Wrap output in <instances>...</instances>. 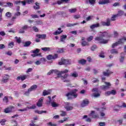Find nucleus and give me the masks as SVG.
Wrapping results in <instances>:
<instances>
[{"mask_svg":"<svg viewBox=\"0 0 126 126\" xmlns=\"http://www.w3.org/2000/svg\"><path fill=\"white\" fill-rule=\"evenodd\" d=\"M28 77H29V75H23L18 76L16 78V80H17V81H19V80L24 81V80H25V79H27Z\"/></svg>","mask_w":126,"mask_h":126,"instance_id":"nucleus-6","label":"nucleus"},{"mask_svg":"<svg viewBox=\"0 0 126 126\" xmlns=\"http://www.w3.org/2000/svg\"><path fill=\"white\" fill-rule=\"evenodd\" d=\"M122 108V106H120V105H116L114 107V110L116 111V112H118L119 110Z\"/></svg>","mask_w":126,"mask_h":126,"instance_id":"nucleus-34","label":"nucleus"},{"mask_svg":"<svg viewBox=\"0 0 126 126\" xmlns=\"http://www.w3.org/2000/svg\"><path fill=\"white\" fill-rule=\"evenodd\" d=\"M32 44L31 41H28L25 42L24 44V47H29Z\"/></svg>","mask_w":126,"mask_h":126,"instance_id":"nucleus-33","label":"nucleus"},{"mask_svg":"<svg viewBox=\"0 0 126 126\" xmlns=\"http://www.w3.org/2000/svg\"><path fill=\"white\" fill-rule=\"evenodd\" d=\"M113 73V72L110 71V70L109 69H107L106 70V72H103V75L104 76H110V75H111V74H112Z\"/></svg>","mask_w":126,"mask_h":126,"instance_id":"nucleus-17","label":"nucleus"},{"mask_svg":"<svg viewBox=\"0 0 126 126\" xmlns=\"http://www.w3.org/2000/svg\"><path fill=\"white\" fill-rule=\"evenodd\" d=\"M36 37L38 38V39H46L47 35L45 34H36Z\"/></svg>","mask_w":126,"mask_h":126,"instance_id":"nucleus-20","label":"nucleus"},{"mask_svg":"<svg viewBox=\"0 0 126 126\" xmlns=\"http://www.w3.org/2000/svg\"><path fill=\"white\" fill-rule=\"evenodd\" d=\"M67 72H68V70L67 69H65L63 71H61L60 72H57V75L58 76H61L62 75V74H64V73L66 74L67 73Z\"/></svg>","mask_w":126,"mask_h":126,"instance_id":"nucleus-19","label":"nucleus"},{"mask_svg":"<svg viewBox=\"0 0 126 126\" xmlns=\"http://www.w3.org/2000/svg\"><path fill=\"white\" fill-rule=\"evenodd\" d=\"M27 108L29 110L34 109H36V105H32L31 106H27Z\"/></svg>","mask_w":126,"mask_h":126,"instance_id":"nucleus-46","label":"nucleus"},{"mask_svg":"<svg viewBox=\"0 0 126 126\" xmlns=\"http://www.w3.org/2000/svg\"><path fill=\"white\" fill-rule=\"evenodd\" d=\"M8 80H9V75L4 74L1 80V82H2V83H7V82H8Z\"/></svg>","mask_w":126,"mask_h":126,"instance_id":"nucleus-8","label":"nucleus"},{"mask_svg":"<svg viewBox=\"0 0 126 126\" xmlns=\"http://www.w3.org/2000/svg\"><path fill=\"white\" fill-rule=\"evenodd\" d=\"M58 30L59 31H56L53 33L54 35H60V34L63 32V31H62V29L61 28H58Z\"/></svg>","mask_w":126,"mask_h":126,"instance_id":"nucleus-22","label":"nucleus"},{"mask_svg":"<svg viewBox=\"0 0 126 126\" xmlns=\"http://www.w3.org/2000/svg\"><path fill=\"white\" fill-rule=\"evenodd\" d=\"M39 52H40V50L39 49H36L35 50L32 51V53L33 54H39Z\"/></svg>","mask_w":126,"mask_h":126,"instance_id":"nucleus-55","label":"nucleus"},{"mask_svg":"<svg viewBox=\"0 0 126 126\" xmlns=\"http://www.w3.org/2000/svg\"><path fill=\"white\" fill-rule=\"evenodd\" d=\"M49 94H50V93L49 91H44L43 92V96H46V95H49Z\"/></svg>","mask_w":126,"mask_h":126,"instance_id":"nucleus-56","label":"nucleus"},{"mask_svg":"<svg viewBox=\"0 0 126 126\" xmlns=\"http://www.w3.org/2000/svg\"><path fill=\"white\" fill-rule=\"evenodd\" d=\"M110 92V95H116L117 94V91L115 90H112Z\"/></svg>","mask_w":126,"mask_h":126,"instance_id":"nucleus-50","label":"nucleus"},{"mask_svg":"<svg viewBox=\"0 0 126 126\" xmlns=\"http://www.w3.org/2000/svg\"><path fill=\"white\" fill-rule=\"evenodd\" d=\"M35 113H37L38 115H41V114H43V113H47L46 111H39V110H35Z\"/></svg>","mask_w":126,"mask_h":126,"instance_id":"nucleus-40","label":"nucleus"},{"mask_svg":"<svg viewBox=\"0 0 126 126\" xmlns=\"http://www.w3.org/2000/svg\"><path fill=\"white\" fill-rule=\"evenodd\" d=\"M38 87V86L36 85H33L29 89V91H34V90H36Z\"/></svg>","mask_w":126,"mask_h":126,"instance_id":"nucleus-23","label":"nucleus"},{"mask_svg":"<svg viewBox=\"0 0 126 126\" xmlns=\"http://www.w3.org/2000/svg\"><path fill=\"white\" fill-rule=\"evenodd\" d=\"M69 76L68 74L66 73L64 75H61V76H58L57 77H55V78L56 79H57V78H59V77H61V79L62 80H64V79H66V78H67V77Z\"/></svg>","mask_w":126,"mask_h":126,"instance_id":"nucleus-16","label":"nucleus"},{"mask_svg":"<svg viewBox=\"0 0 126 126\" xmlns=\"http://www.w3.org/2000/svg\"><path fill=\"white\" fill-rule=\"evenodd\" d=\"M96 49H97V46L94 45V46H92L91 50V51H95V50H96Z\"/></svg>","mask_w":126,"mask_h":126,"instance_id":"nucleus-59","label":"nucleus"},{"mask_svg":"<svg viewBox=\"0 0 126 126\" xmlns=\"http://www.w3.org/2000/svg\"><path fill=\"white\" fill-rule=\"evenodd\" d=\"M13 46H14V42H10L8 44V48L11 49V48H13Z\"/></svg>","mask_w":126,"mask_h":126,"instance_id":"nucleus-48","label":"nucleus"},{"mask_svg":"<svg viewBox=\"0 0 126 126\" xmlns=\"http://www.w3.org/2000/svg\"><path fill=\"white\" fill-rule=\"evenodd\" d=\"M43 102H44V97H41L36 103L37 107H42L43 106Z\"/></svg>","mask_w":126,"mask_h":126,"instance_id":"nucleus-13","label":"nucleus"},{"mask_svg":"<svg viewBox=\"0 0 126 126\" xmlns=\"http://www.w3.org/2000/svg\"><path fill=\"white\" fill-rule=\"evenodd\" d=\"M125 14V12L122 10H120L118 11V13L116 15L119 17V16H122V15H124Z\"/></svg>","mask_w":126,"mask_h":126,"instance_id":"nucleus-29","label":"nucleus"},{"mask_svg":"<svg viewBox=\"0 0 126 126\" xmlns=\"http://www.w3.org/2000/svg\"><path fill=\"white\" fill-rule=\"evenodd\" d=\"M51 106L54 108H56V107H58L59 105L57 104L56 102H53L51 103Z\"/></svg>","mask_w":126,"mask_h":126,"instance_id":"nucleus-54","label":"nucleus"},{"mask_svg":"<svg viewBox=\"0 0 126 126\" xmlns=\"http://www.w3.org/2000/svg\"><path fill=\"white\" fill-rule=\"evenodd\" d=\"M100 24L101 26H107L108 27L109 26H111V19L107 18L106 19V22H105L104 21H102L100 22Z\"/></svg>","mask_w":126,"mask_h":126,"instance_id":"nucleus-5","label":"nucleus"},{"mask_svg":"<svg viewBox=\"0 0 126 126\" xmlns=\"http://www.w3.org/2000/svg\"><path fill=\"white\" fill-rule=\"evenodd\" d=\"M93 38H94V36L91 35L87 38V41H88V42H91L93 40Z\"/></svg>","mask_w":126,"mask_h":126,"instance_id":"nucleus-39","label":"nucleus"},{"mask_svg":"<svg viewBox=\"0 0 126 126\" xmlns=\"http://www.w3.org/2000/svg\"><path fill=\"white\" fill-rule=\"evenodd\" d=\"M100 34L99 36H97L94 39L95 41H98L100 44H107L109 42V40L105 39L103 38H108L112 37V34L106 31L103 32H100Z\"/></svg>","mask_w":126,"mask_h":126,"instance_id":"nucleus-1","label":"nucleus"},{"mask_svg":"<svg viewBox=\"0 0 126 126\" xmlns=\"http://www.w3.org/2000/svg\"><path fill=\"white\" fill-rule=\"evenodd\" d=\"M90 4L94 5V3H96V0H89Z\"/></svg>","mask_w":126,"mask_h":126,"instance_id":"nucleus-44","label":"nucleus"},{"mask_svg":"<svg viewBox=\"0 0 126 126\" xmlns=\"http://www.w3.org/2000/svg\"><path fill=\"white\" fill-rule=\"evenodd\" d=\"M82 46L83 47H85V46H89V43L88 42H87V41H83L82 43H81Z\"/></svg>","mask_w":126,"mask_h":126,"instance_id":"nucleus-36","label":"nucleus"},{"mask_svg":"<svg viewBox=\"0 0 126 126\" xmlns=\"http://www.w3.org/2000/svg\"><path fill=\"white\" fill-rule=\"evenodd\" d=\"M30 126H39V125H36V124H34V121H32L31 123L30 124Z\"/></svg>","mask_w":126,"mask_h":126,"instance_id":"nucleus-58","label":"nucleus"},{"mask_svg":"<svg viewBox=\"0 0 126 126\" xmlns=\"http://www.w3.org/2000/svg\"><path fill=\"white\" fill-rule=\"evenodd\" d=\"M110 52L111 53V54H118V50H116V49H111L110 50Z\"/></svg>","mask_w":126,"mask_h":126,"instance_id":"nucleus-49","label":"nucleus"},{"mask_svg":"<svg viewBox=\"0 0 126 126\" xmlns=\"http://www.w3.org/2000/svg\"><path fill=\"white\" fill-rule=\"evenodd\" d=\"M87 62V61L85 59H81L78 61L79 63L82 64V65H84V64H85Z\"/></svg>","mask_w":126,"mask_h":126,"instance_id":"nucleus-24","label":"nucleus"},{"mask_svg":"<svg viewBox=\"0 0 126 126\" xmlns=\"http://www.w3.org/2000/svg\"><path fill=\"white\" fill-rule=\"evenodd\" d=\"M58 55L57 54H55L54 55H49L47 56V59L48 61H51V60H56V59H58Z\"/></svg>","mask_w":126,"mask_h":126,"instance_id":"nucleus-9","label":"nucleus"},{"mask_svg":"<svg viewBox=\"0 0 126 126\" xmlns=\"http://www.w3.org/2000/svg\"><path fill=\"white\" fill-rule=\"evenodd\" d=\"M5 16L8 18H10V17H11V13H10V12H7L5 14Z\"/></svg>","mask_w":126,"mask_h":126,"instance_id":"nucleus-47","label":"nucleus"},{"mask_svg":"<svg viewBox=\"0 0 126 126\" xmlns=\"http://www.w3.org/2000/svg\"><path fill=\"white\" fill-rule=\"evenodd\" d=\"M89 103L90 102L88 99L85 98L81 103V106L83 108L86 106H88V105H89Z\"/></svg>","mask_w":126,"mask_h":126,"instance_id":"nucleus-10","label":"nucleus"},{"mask_svg":"<svg viewBox=\"0 0 126 126\" xmlns=\"http://www.w3.org/2000/svg\"><path fill=\"white\" fill-rule=\"evenodd\" d=\"M58 72H59V70L57 69H51L47 73V75H51V74H53V73H55V74L58 75Z\"/></svg>","mask_w":126,"mask_h":126,"instance_id":"nucleus-18","label":"nucleus"},{"mask_svg":"<svg viewBox=\"0 0 126 126\" xmlns=\"http://www.w3.org/2000/svg\"><path fill=\"white\" fill-rule=\"evenodd\" d=\"M125 56H121L120 58L119 59V61L120 63H124V61H125Z\"/></svg>","mask_w":126,"mask_h":126,"instance_id":"nucleus-42","label":"nucleus"},{"mask_svg":"<svg viewBox=\"0 0 126 126\" xmlns=\"http://www.w3.org/2000/svg\"><path fill=\"white\" fill-rule=\"evenodd\" d=\"M110 2H111L110 0H100L99 1L98 3L99 4L104 5L110 3Z\"/></svg>","mask_w":126,"mask_h":126,"instance_id":"nucleus-14","label":"nucleus"},{"mask_svg":"<svg viewBox=\"0 0 126 126\" xmlns=\"http://www.w3.org/2000/svg\"><path fill=\"white\" fill-rule=\"evenodd\" d=\"M63 52H64L63 51V48H62V49H59L57 51V53L58 54H63Z\"/></svg>","mask_w":126,"mask_h":126,"instance_id":"nucleus-53","label":"nucleus"},{"mask_svg":"<svg viewBox=\"0 0 126 126\" xmlns=\"http://www.w3.org/2000/svg\"><path fill=\"white\" fill-rule=\"evenodd\" d=\"M61 114L60 116L61 117H65V116H66V112L63 111H61Z\"/></svg>","mask_w":126,"mask_h":126,"instance_id":"nucleus-45","label":"nucleus"},{"mask_svg":"<svg viewBox=\"0 0 126 126\" xmlns=\"http://www.w3.org/2000/svg\"><path fill=\"white\" fill-rule=\"evenodd\" d=\"M32 29L34 32H39V29H38V28H37L35 26L32 27Z\"/></svg>","mask_w":126,"mask_h":126,"instance_id":"nucleus-57","label":"nucleus"},{"mask_svg":"<svg viewBox=\"0 0 126 126\" xmlns=\"http://www.w3.org/2000/svg\"><path fill=\"white\" fill-rule=\"evenodd\" d=\"M59 64L60 65H66L67 64H69V61L68 60H65L63 58H62L61 61L59 62Z\"/></svg>","mask_w":126,"mask_h":126,"instance_id":"nucleus-7","label":"nucleus"},{"mask_svg":"<svg viewBox=\"0 0 126 126\" xmlns=\"http://www.w3.org/2000/svg\"><path fill=\"white\" fill-rule=\"evenodd\" d=\"M21 14V13L20 12H17V13L14 14V17H12V20H13V19H16V16H20V15Z\"/></svg>","mask_w":126,"mask_h":126,"instance_id":"nucleus-30","label":"nucleus"},{"mask_svg":"<svg viewBox=\"0 0 126 126\" xmlns=\"http://www.w3.org/2000/svg\"><path fill=\"white\" fill-rule=\"evenodd\" d=\"M78 24H79L78 23H75L74 24L68 23V24H67L66 27H72V26H75V25H78Z\"/></svg>","mask_w":126,"mask_h":126,"instance_id":"nucleus-31","label":"nucleus"},{"mask_svg":"<svg viewBox=\"0 0 126 126\" xmlns=\"http://www.w3.org/2000/svg\"><path fill=\"white\" fill-rule=\"evenodd\" d=\"M12 109H14V106H9L8 108H6L4 109V113L5 114H9V113H11L12 112Z\"/></svg>","mask_w":126,"mask_h":126,"instance_id":"nucleus-11","label":"nucleus"},{"mask_svg":"<svg viewBox=\"0 0 126 126\" xmlns=\"http://www.w3.org/2000/svg\"><path fill=\"white\" fill-rule=\"evenodd\" d=\"M77 11V9L76 8L69 9L68 10V11L70 13H75V12Z\"/></svg>","mask_w":126,"mask_h":126,"instance_id":"nucleus-35","label":"nucleus"},{"mask_svg":"<svg viewBox=\"0 0 126 126\" xmlns=\"http://www.w3.org/2000/svg\"><path fill=\"white\" fill-rule=\"evenodd\" d=\"M70 0H60L57 1L58 4H62L63 2H67V1H69Z\"/></svg>","mask_w":126,"mask_h":126,"instance_id":"nucleus-28","label":"nucleus"},{"mask_svg":"<svg viewBox=\"0 0 126 126\" xmlns=\"http://www.w3.org/2000/svg\"><path fill=\"white\" fill-rule=\"evenodd\" d=\"M125 41H126V37H123L120 39L118 42H116L112 44V48H114L115 47H117V46H118L121 44H124Z\"/></svg>","mask_w":126,"mask_h":126,"instance_id":"nucleus-4","label":"nucleus"},{"mask_svg":"<svg viewBox=\"0 0 126 126\" xmlns=\"http://www.w3.org/2000/svg\"><path fill=\"white\" fill-rule=\"evenodd\" d=\"M117 17H118V16L117 15V14L113 15L112 16V17L111 18L110 22H111V21H115V20H116V18H117Z\"/></svg>","mask_w":126,"mask_h":126,"instance_id":"nucleus-38","label":"nucleus"},{"mask_svg":"<svg viewBox=\"0 0 126 126\" xmlns=\"http://www.w3.org/2000/svg\"><path fill=\"white\" fill-rule=\"evenodd\" d=\"M98 27H100V24L99 23L94 24L90 26L91 29H94V28H98Z\"/></svg>","mask_w":126,"mask_h":126,"instance_id":"nucleus-25","label":"nucleus"},{"mask_svg":"<svg viewBox=\"0 0 126 126\" xmlns=\"http://www.w3.org/2000/svg\"><path fill=\"white\" fill-rule=\"evenodd\" d=\"M7 4L8 5V6H9V7H12V6H13V3H12V2H7Z\"/></svg>","mask_w":126,"mask_h":126,"instance_id":"nucleus-61","label":"nucleus"},{"mask_svg":"<svg viewBox=\"0 0 126 126\" xmlns=\"http://www.w3.org/2000/svg\"><path fill=\"white\" fill-rule=\"evenodd\" d=\"M71 77H73V78H76L78 77V73L76 72H71L70 74Z\"/></svg>","mask_w":126,"mask_h":126,"instance_id":"nucleus-21","label":"nucleus"},{"mask_svg":"<svg viewBox=\"0 0 126 126\" xmlns=\"http://www.w3.org/2000/svg\"><path fill=\"white\" fill-rule=\"evenodd\" d=\"M93 97H94V98H98V97H100L101 96V94L99 93H94L93 94Z\"/></svg>","mask_w":126,"mask_h":126,"instance_id":"nucleus-37","label":"nucleus"},{"mask_svg":"<svg viewBox=\"0 0 126 126\" xmlns=\"http://www.w3.org/2000/svg\"><path fill=\"white\" fill-rule=\"evenodd\" d=\"M64 126H75V124H66L64 125Z\"/></svg>","mask_w":126,"mask_h":126,"instance_id":"nucleus-64","label":"nucleus"},{"mask_svg":"<svg viewBox=\"0 0 126 126\" xmlns=\"http://www.w3.org/2000/svg\"><path fill=\"white\" fill-rule=\"evenodd\" d=\"M41 50L44 52H51V48L50 47L41 48Z\"/></svg>","mask_w":126,"mask_h":126,"instance_id":"nucleus-27","label":"nucleus"},{"mask_svg":"<svg viewBox=\"0 0 126 126\" xmlns=\"http://www.w3.org/2000/svg\"><path fill=\"white\" fill-rule=\"evenodd\" d=\"M15 38L16 39L17 43H18V44H20V43H21V39L20 38H18L17 36H16Z\"/></svg>","mask_w":126,"mask_h":126,"instance_id":"nucleus-51","label":"nucleus"},{"mask_svg":"<svg viewBox=\"0 0 126 126\" xmlns=\"http://www.w3.org/2000/svg\"><path fill=\"white\" fill-rule=\"evenodd\" d=\"M29 28H30L29 26L27 25H25L24 26L22 27V30H20L19 31V33H25V31L24 30H27Z\"/></svg>","mask_w":126,"mask_h":126,"instance_id":"nucleus-12","label":"nucleus"},{"mask_svg":"<svg viewBox=\"0 0 126 126\" xmlns=\"http://www.w3.org/2000/svg\"><path fill=\"white\" fill-rule=\"evenodd\" d=\"M98 125L99 126H106V123L105 122H99Z\"/></svg>","mask_w":126,"mask_h":126,"instance_id":"nucleus-62","label":"nucleus"},{"mask_svg":"<svg viewBox=\"0 0 126 126\" xmlns=\"http://www.w3.org/2000/svg\"><path fill=\"white\" fill-rule=\"evenodd\" d=\"M27 2L29 4H30L31 3H34V0H27Z\"/></svg>","mask_w":126,"mask_h":126,"instance_id":"nucleus-60","label":"nucleus"},{"mask_svg":"<svg viewBox=\"0 0 126 126\" xmlns=\"http://www.w3.org/2000/svg\"><path fill=\"white\" fill-rule=\"evenodd\" d=\"M104 83L105 85H101L100 86V89H101V90H103V91H106V90L110 89L111 86H112V84H111V83L109 82H105Z\"/></svg>","mask_w":126,"mask_h":126,"instance_id":"nucleus-3","label":"nucleus"},{"mask_svg":"<svg viewBox=\"0 0 126 126\" xmlns=\"http://www.w3.org/2000/svg\"><path fill=\"white\" fill-rule=\"evenodd\" d=\"M77 90L74 89L72 91L67 93L65 94V96L67 97L68 100H72L73 98H77Z\"/></svg>","mask_w":126,"mask_h":126,"instance_id":"nucleus-2","label":"nucleus"},{"mask_svg":"<svg viewBox=\"0 0 126 126\" xmlns=\"http://www.w3.org/2000/svg\"><path fill=\"white\" fill-rule=\"evenodd\" d=\"M3 101L5 102V103H8V97L4 96L3 98Z\"/></svg>","mask_w":126,"mask_h":126,"instance_id":"nucleus-52","label":"nucleus"},{"mask_svg":"<svg viewBox=\"0 0 126 126\" xmlns=\"http://www.w3.org/2000/svg\"><path fill=\"white\" fill-rule=\"evenodd\" d=\"M47 125L50 126H57V124H53L52 122H49Z\"/></svg>","mask_w":126,"mask_h":126,"instance_id":"nucleus-63","label":"nucleus"},{"mask_svg":"<svg viewBox=\"0 0 126 126\" xmlns=\"http://www.w3.org/2000/svg\"><path fill=\"white\" fill-rule=\"evenodd\" d=\"M36 6H33L34 9H40V3H38L37 2H35Z\"/></svg>","mask_w":126,"mask_h":126,"instance_id":"nucleus-32","label":"nucleus"},{"mask_svg":"<svg viewBox=\"0 0 126 126\" xmlns=\"http://www.w3.org/2000/svg\"><path fill=\"white\" fill-rule=\"evenodd\" d=\"M67 37V36L65 34L61 35L60 37V41L61 42H64V40H65V39H66Z\"/></svg>","mask_w":126,"mask_h":126,"instance_id":"nucleus-26","label":"nucleus"},{"mask_svg":"<svg viewBox=\"0 0 126 126\" xmlns=\"http://www.w3.org/2000/svg\"><path fill=\"white\" fill-rule=\"evenodd\" d=\"M6 122V120L5 119H2L0 121V124L1 126H4L5 125V123Z\"/></svg>","mask_w":126,"mask_h":126,"instance_id":"nucleus-41","label":"nucleus"},{"mask_svg":"<svg viewBox=\"0 0 126 126\" xmlns=\"http://www.w3.org/2000/svg\"><path fill=\"white\" fill-rule=\"evenodd\" d=\"M90 116L93 118V119H96V118H99V115L95 114V111H92L90 114Z\"/></svg>","mask_w":126,"mask_h":126,"instance_id":"nucleus-15","label":"nucleus"},{"mask_svg":"<svg viewBox=\"0 0 126 126\" xmlns=\"http://www.w3.org/2000/svg\"><path fill=\"white\" fill-rule=\"evenodd\" d=\"M64 108L67 111H71L73 109V107L72 106H65Z\"/></svg>","mask_w":126,"mask_h":126,"instance_id":"nucleus-43","label":"nucleus"}]
</instances>
